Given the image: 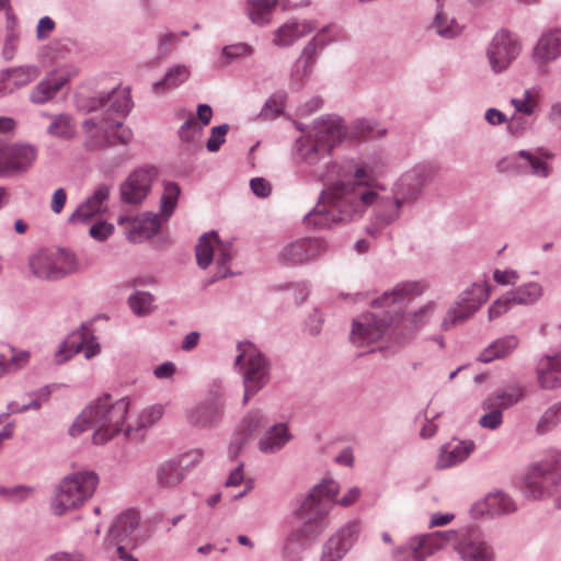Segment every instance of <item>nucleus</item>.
<instances>
[{
    "label": "nucleus",
    "instance_id": "obj_1",
    "mask_svg": "<svg viewBox=\"0 0 561 561\" xmlns=\"http://www.w3.org/2000/svg\"><path fill=\"white\" fill-rule=\"evenodd\" d=\"M378 157L351 158L337 170V181L323 190L316 206L304 217L308 227L324 229L347 224L364 216L376 205L374 214L379 227H388L401 217L404 205L393 196H380L373 187L381 173Z\"/></svg>",
    "mask_w": 561,
    "mask_h": 561
},
{
    "label": "nucleus",
    "instance_id": "obj_2",
    "mask_svg": "<svg viewBox=\"0 0 561 561\" xmlns=\"http://www.w3.org/2000/svg\"><path fill=\"white\" fill-rule=\"evenodd\" d=\"M133 102L128 88L115 87L101 91L96 95L78 94L76 107L79 112L95 115L85 119V131L96 130L104 135L101 146H114L116 142L128 145L133 138L130 128L123 127V118L131 110Z\"/></svg>",
    "mask_w": 561,
    "mask_h": 561
},
{
    "label": "nucleus",
    "instance_id": "obj_3",
    "mask_svg": "<svg viewBox=\"0 0 561 561\" xmlns=\"http://www.w3.org/2000/svg\"><path fill=\"white\" fill-rule=\"evenodd\" d=\"M337 493L339 484L333 480H324L305 496L297 510V515L305 526L291 530L280 549L286 561H299V554L310 546L308 527H313L316 533H320L328 526L327 516Z\"/></svg>",
    "mask_w": 561,
    "mask_h": 561
},
{
    "label": "nucleus",
    "instance_id": "obj_4",
    "mask_svg": "<svg viewBox=\"0 0 561 561\" xmlns=\"http://www.w3.org/2000/svg\"><path fill=\"white\" fill-rule=\"evenodd\" d=\"M128 409L127 398L114 400L110 394H104L92 401L77 416L68 430L69 435L77 437L85 430L93 428V443L103 445L122 431Z\"/></svg>",
    "mask_w": 561,
    "mask_h": 561
},
{
    "label": "nucleus",
    "instance_id": "obj_5",
    "mask_svg": "<svg viewBox=\"0 0 561 561\" xmlns=\"http://www.w3.org/2000/svg\"><path fill=\"white\" fill-rule=\"evenodd\" d=\"M346 136V126L339 115H324L314 121L311 131L296 140V154L308 165L323 162L327 167L331 150Z\"/></svg>",
    "mask_w": 561,
    "mask_h": 561
},
{
    "label": "nucleus",
    "instance_id": "obj_6",
    "mask_svg": "<svg viewBox=\"0 0 561 561\" xmlns=\"http://www.w3.org/2000/svg\"><path fill=\"white\" fill-rule=\"evenodd\" d=\"M99 477L93 471H79L65 477L56 486L50 500L55 516H62L79 508L94 493Z\"/></svg>",
    "mask_w": 561,
    "mask_h": 561
},
{
    "label": "nucleus",
    "instance_id": "obj_7",
    "mask_svg": "<svg viewBox=\"0 0 561 561\" xmlns=\"http://www.w3.org/2000/svg\"><path fill=\"white\" fill-rule=\"evenodd\" d=\"M523 493L542 500L561 493V454L552 451L531 465L524 478Z\"/></svg>",
    "mask_w": 561,
    "mask_h": 561
},
{
    "label": "nucleus",
    "instance_id": "obj_8",
    "mask_svg": "<svg viewBox=\"0 0 561 561\" xmlns=\"http://www.w3.org/2000/svg\"><path fill=\"white\" fill-rule=\"evenodd\" d=\"M239 354L236 356L234 365L240 366L242 371L243 398L242 404L259 393L271 379V363L251 342H239L237 345Z\"/></svg>",
    "mask_w": 561,
    "mask_h": 561
},
{
    "label": "nucleus",
    "instance_id": "obj_9",
    "mask_svg": "<svg viewBox=\"0 0 561 561\" xmlns=\"http://www.w3.org/2000/svg\"><path fill=\"white\" fill-rule=\"evenodd\" d=\"M226 394L221 386L214 385L207 396L186 411L187 423L196 428L218 427L225 416Z\"/></svg>",
    "mask_w": 561,
    "mask_h": 561
},
{
    "label": "nucleus",
    "instance_id": "obj_10",
    "mask_svg": "<svg viewBox=\"0 0 561 561\" xmlns=\"http://www.w3.org/2000/svg\"><path fill=\"white\" fill-rule=\"evenodd\" d=\"M195 251L196 263L203 270L210 265L215 254H217V272L209 283H215L232 275L228 268L231 262V244L222 243L217 232L209 231L201 236Z\"/></svg>",
    "mask_w": 561,
    "mask_h": 561
},
{
    "label": "nucleus",
    "instance_id": "obj_11",
    "mask_svg": "<svg viewBox=\"0 0 561 561\" xmlns=\"http://www.w3.org/2000/svg\"><path fill=\"white\" fill-rule=\"evenodd\" d=\"M489 298V287L485 283H473L462 290L455 304L447 310L442 329L447 331L450 328L461 324L471 318Z\"/></svg>",
    "mask_w": 561,
    "mask_h": 561
},
{
    "label": "nucleus",
    "instance_id": "obj_12",
    "mask_svg": "<svg viewBox=\"0 0 561 561\" xmlns=\"http://www.w3.org/2000/svg\"><path fill=\"white\" fill-rule=\"evenodd\" d=\"M435 170L430 163H419L398 178L391 196L404 206L412 207L421 197L423 187L433 179Z\"/></svg>",
    "mask_w": 561,
    "mask_h": 561
},
{
    "label": "nucleus",
    "instance_id": "obj_13",
    "mask_svg": "<svg viewBox=\"0 0 561 561\" xmlns=\"http://www.w3.org/2000/svg\"><path fill=\"white\" fill-rule=\"evenodd\" d=\"M37 148L26 142H0V179L13 178L28 171L37 159Z\"/></svg>",
    "mask_w": 561,
    "mask_h": 561
},
{
    "label": "nucleus",
    "instance_id": "obj_14",
    "mask_svg": "<svg viewBox=\"0 0 561 561\" xmlns=\"http://www.w3.org/2000/svg\"><path fill=\"white\" fill-rule=\"evenodd\" d=\"M391 311H367L352 322L350 339L356 346H368L377 342L392 322Z\"/></svg>",
    "mask_w": 561,
    "mask_h": 561
},
{
    "label": "nucleus",
    "instance_id": "obj_15",
    "mask_svg": "<svg viewBox=\"0 0 561 561\" xmlns=\"http://www.w3.org/2000/svg\"><path fill=\"white\" fill-rule=\"evenodd\" d=\"M82 351L87 359L93 358L101 351V346L96 341V337L93 335L90 327L85 323H82L79 329L68 334V336L59 344L55 352L54 360L57 365L65 364Z\"/></svg>",
    "mask_w": 561,
    "mask_h": 561
},
{
    "label": "nucleus",
    "instance_id": "obj_16",
    "mask_svg": "<svg viewBox=\"0 0 561 561\" xmlns=\"http://www.w3.org/2000/svg\"><path fill=\"white\" fill-rule=\"evenodd\" d=\"M551 352L543 355L537 364L536 374L539 386L546 390L561 387V325H557L548 333Z\"/></svg>",
    "mask_w": 561,
    "mask_h": 561
},
{
    "label": "nucleus",
    "instance_id": "obj_17",
    "mask_svg": "<svg viewBox=\"0 0 561 561\" xmlns=\"http://www.w3.org/2000/svg\"><path fill=\"white\" fill-rule=\"evenodd\" d=\"M520 53L518 37L506 30L495 33L486 48L489 66L494 73L508 69Z\"/></svg>",
    "mask_w": 561,
    "mask_h": 561
},
{
    "label": "nucleus",
    "instance_id": "obj_18",
    "mask_svg": "<svg viewBox=\"0 0 561 561\" xmlns=\"http://www.w3.org/2000/svg\"><path fill=\"white\" fill-rule=\"evenodd\" d=\"M455 551L461 561H494L495 554L484 534L476 528H462L455 541Z\"/></svg>",
    "mask_w": 561,
    "mask_h": 561
},
{
    "label": "nucleus",
    "instance_id": "obj_19",
    "mask_svg": "<svg viewBox=\"0 0 561 561\" xmlns=\"http://www.w3.org/2000/svg\"><path fill=\"white\" fill-rule=\"evenodd\" d=\"M147 530L140 524L136 512L128 511L118 515L112 524L107 538L115 545H125L133 549L148 539Z\"/></svg>",
    "mask_w": 561,
    "mask_h": 561
},
{
    "label": "nucleus",
    "instance_id": "obj_20",
    "mask_svg": "<svg viewBox=\"0 0 561 561\" xmlns=\"http://www.w3.org/2000/svg\"><path fill=\"white\" fill-rule=\"evenodd\" d=\"M328 251L324 240L318 238H300L284 243L277 254V260L286 265H299L317 260Z\"/></svg>",
    "mask_w": 561,
    "mask_h": 561
},
{
    "label": "nucleus",
    "instance_id": "obj_21",
    "mask_svg": "<svg viewBox=\"0 0 561 561\" xmlns=\"http://www.w3.org/2000/svg\"><path fill=\"white\" fill-rule=\"evenodd\" d=\"M359 531L358 522H347L324 542L320 561H341L355 543Z\"/></svg>",
    "mask_w": 561,
    "mask_h": 561
},
{
    "label": "nucleus",
    "instance_id": "obj_22",
    "mask_svg": "<svg viewBox=\"0 0 561 561\" xmlns=\"http://www.w3.org/2000/svg\"><path fill=\"white\" fill-rule=\"evenodd\" d=\"M506 164L505 169L520 174L547 179L552 173V165L541 161L540 156L533 150H518L500 162V167Z\"/></svg>",
    "mask_w": 561,
    "mask_h": 561
},
{
    "label": "nucleus",
    "instance_id": "obj_23",
    "mask_svg": "<svg viewBox=\"0 0 561 561\" xmlns=\"http://www.w3.org/2000/svg\"><path fill=\"white\" fill-rule=\"evenodd\" d=\"M158 172L156 168H139L133 171L121 185V198L130 205L140 204L149 194Z\"/></svg>",
    "mask_w": 561,
    "mask_h": 561
},
{
    "label": "nucleus",
    "instance_id": "obj_24",
    "mask_svg": "<svg viewBox=\"0 0 561 561\" xmlns=\"http://www.w3.org/2000/svg\"><path fill=\"white\" fill-rule=\"evenodd\" d=\"M111 186L101 183L93 193L88 196L78 207L71 213L68 218L70 225H82L89 222L94 216L101 215L107 210V199L110 197Z\"/></svg>",
    "mask_w": 561,
    "mask_h": 561
},
{
    "label": "nucleus",
    "instance_id": "obj_25",
    "mask_svg": "<svg viewBox=\"0 0 561 561\" xmlns=\"http://www.w3.org/2000/svg\"><path fill=\"white\" fill-rule=\"evenodd\" d=\"M561 57V27H551L541 33L537 39L531 58L538 68Z\"/></svg>",
    "mask_w": 561,
    "mask_h": 561
},
{
    "label": "nucleus",
    "instance_id": "obj_26",
    "mask_svg": "<svg viewBox=\"0 0 561 561\" xmlns=\"http://www.w3.org/2000/svg\"><path fill=\"white\" fill-rule=\"evenodd\" d=\"M72 72L64 69L53 70L30 93V101L34 104H44L50 101L57 92L68 83Z\"/></svg>",
    "mask_w": 561,
    "mask_h": 561
},
{
    "label": "nucleus",
    "instance_id": "obj_27",
    "mask_svg": "<svg viewBox=\"0 0 561 561\" xmlns=\"http://www.w3.org/2000/svg\"><path fill=\"white\" fill-rule=\"evenodd\" d=\"M516 510L517 505L508 494L496 491L489 493L482 502L476 503L471 513L474 517H481L484 514L489 517H495L514 513Z\"/></svg>",
    "mask_w": 561,
    "mask_h": 561
},
{
    "label": "nucleus",
    "instance_id": "obj_28",
    "mask_svg": "<svg viewBox=\"0 0 561 561\" xmlns=\"http://www.w3.org/2000/svg\"><path fill=\"white\" fill-rule=\"evenodd\" d=\"M473 440H451L442 446L436 467L437 469H448L463 462L474 450Z\"/></svg>",
    "mask_w": 561,
    "mask_h": 561
},
{
    "label": "nucleus",
    "instance_id": "obj_29",
    "mask_svg": "<svg viewBox=\"0 0 561 561\" xmlns=\"http://www.w3.org/2000/svg\"><path fill=\"white\" fill-rule=\"evenodd\" d=\"M293 436L286 423H276L263 433L259 439L257 447L263 454L273 455L282 450Z\"/></svg>",
    "mask_w": 561,
    "mask_h": 561
},
{
    "label": "nucleus",
    "instance_id": "obj_30",
    "mask_svg": "<svg viewBox=\"0 0 561 561\" xmlns=\"http://www.w3.org/2000/svg\"><path fill=\"white\" fill-rule=\"evenodd\" d=\"M322 49H319V45H317L316 41L312 38L304 47L301 54L294 65L290 76L291 82L297 88H300L304 84V81L311 75L313 66L317 61L318 53Z\"/></svg>",
    "mask_w": 561,
    "mask_h": 561
},
{
    "label": "nucleus",
    "instance_id": "obj_31",
    "mask_svg": "<svg viewBox=\"0 0 561 561\" xmlns=\"http://www.w3.org/2000/svg\"><path fill=\"white\" fill-rule=\"evenodd\" d=\"M519 339L515 334H507L491 342L479 355L478 360L484 364L503 359L510 356L518 346Z\"/></svg>",
    "mask_w": 561,
    "mask_h": 561
},
{
    "label": "nucleus",
    "instance_id": "obj_32",
    "mask_svg": "<svg viewBox=\"0 0 561 561\" xmlns=\"http://www.w3.org/2000/svg\"><path fill=\"white\" fill-rule=\"evenodd\" d=\"M160 227L161 221L159 215L147 213L133 220L127 238L134 243L142 242L156 236L159 232Z\"/></svg>",
    "mask_w": 561,
    "mask_h": 561
},
{
    "label": "nucleus",
    "instance_id": "obj_33",
    "mask_svg": "<svg viewBox=\"0 0 561 561\" xmlns=\"http://www.w3.org/2000/svg\"><path fill=\"white\" fill-rule=\"evenodd\" d=\"M163 414L161 405H151L144 409L137 419L127 424L125 427V435L133 439H140L144 437L145 432L156 424Z\"/></svg>",
    "mask_w": 561,
    "mask_h": 561
},
{
    "label": "nucleus",
    "instance_id": "obj_34",
    "mask_svg": "<svg viewBox=\"0 0 561 561\" xmlns=\"http://www.w3.org/2000/svg\"><path fill=\"white\" fill-rule=\"evenodd\" d=\"M425 288V284L421 282H404L398 284L390 293H385L381 297L375 299L371 306L374 308H389L409 295H421Z\"/></svg>",
    "mask_w": 561,
    "mask_h": 561
},
{
    "label": "nucleus",
    "instance_id": "obj_35",
    "mask_svg": "<svg viewBox=\"0 0 561 561\" xmlns=\"http://www.w3.org/2000/svg\"><path fill=\"white\" fill-rule=\"evenodd\" d=\"M459 530H437L428 534L417 535L421 540V546L426 554V558L435 552L451 546L455 549V541H457Z\"/></svg>",
    "mask_w": 561,
    "mask_h": 561
},
{
    "label": "nucleus",
    "instance_id": "obj_36",
    "mask_svg": "<svg viewBox=\"0 0 561 561\" xmlns=\"http://www.w3.org/2000/svg\"><path fill=\"white\" fill-rule=\"evenodd\" d=\"M185 476L186 471L179 459L164 461L156 470L157 483L163 489L176 486L184 480Z\"/></svg>",
    "mask_w": 561,
    "mask_h": 561
},
{
    "label": "nucleus",
    "instance_id": "obj_37",
    "mask_svg": "<svg viewBox=\"0 0 561 561\" xmlns=\"http://www.w3.org/2000/svg\"><path fill=\"white\" fill-rule=\"evenodd\" d=\"M28 266L39 279L57 280L51 250L42 249L28 259Z\"/></svg>",
    "mask_w": 561,
    "mask_h": 561
},
{
    "label": "nucleus",
    "instance_id": "obj_38",
    "mask_svg": "<svg viewBox=\"0 0 561 561\" xmlns=\"http://www.w3.org/2000/svg\"><path fill=\"white\" fill-rule=\"evenodd\" d=\"M38 76L39 68L35 65L19 66L0 71V80L9 82L13 85V89L30 84Z\"/></svg>",
    "mask_w": 561,
    "mask_h": 561
},
{
    "label": "nucleus",
    "instance_id": "obj_39",
    "mask_svg": "<svg viewBox=\"0 0 561 561\" xmlns=\"http://www.w3.org/2000/svg\"><path fill=\"white\" fill-rule=\"evenodd\" d=\"M190 68L185 65L178 64L168 68L163 78L152 84L154 93H162L165 90H171L180 87L190 78Z\"/></svg>",
    "mask_w": 561,
    "mask_h": 561
},
{
    "label": "nucleus",
    "instance_id": "obj_40",
    "mask_svg": "<svg viewBox=\"0 0 561 561\" xmlns=\"http://www.w3.org/2000/svg\"><path fill=\"white\" fill-rule=\"evenodd\" d=\"M525 397V388L518 382H513L507 385L506 387L495 391L490 394L486 399L491 402V407L496 404L503 410H506L519 401Z\"/></svg>",
    "mask_w": 561,
    "mask_h": 561
},
{
    "label": "nucleus",
    "instance_id": "obj_41",
    "mask_svg": "<svg viewBox=\"0 0 561 561\" xmlns=\"http://www.w3.org/2000/svg\"><path fill=\"white\" fill-rule=\"evenodd\" d=\"M428 28L445 39L456 38L462 33V26L455 18L449 16L445 11L435 12Z\"/></svg>",
    "mask_w": 561,
    "mask_h": 561
},
{
    "label": "nucleus",
    "instance_id": "obj_42",
    "mask_svg": "<svg viewBox=\"0 0 561 561\" xmlns=\"http://www.w3.org/2000/svg\"><path fill=\"white\" fill-rule=\"evenodd\" d=\"M542 296V287L536 282H530L520 285L510 291L507 297L511 298L513 304L517 305H531L535 304Z\"/></svg>",
    "mask_w": 561,
    "mask_h": 561
},
{
    "label": "nucleus",
    "instance_id": "obj_43",
    "mask_svg": "<svg viewBox=\"0 0 561 561\" xmlns=\"http://www.w3.org/2000/svg\"><path fill=\"white\" fill-rule=\"evenodd\" d=\"M57 278L61 279L78 271L76 255L66 249L51 250Z\"/></svg>",
    "mask_w": 561,
    "mask_h": 561
},
{
    "label": "nucleus",
    "instance_id": "obj_44",
    "mask_svg": "<svg viewBox=\"0 0 561 561\" xmlns=\"http://www.w3.org/2000/svg\"><path fill=\"white\" fill-rule=\"evenodd\" d=\"M396 561H425L426 554L422 549L417 536L411 537L405 543L396 548L392 552Z\"/></svg>",
    "mask_w": 561,
    "mask_h": 561
},
{
    "label": "nucleus",
    "instance_id": "obj_45",
    "mask_svg": "<svg viewBox=\"0 0 561 561\" xmlns=\"http://www.w3.org/2000/svg\"><path fill=\"white\" fill-rule=\"evenodd\" d=\"M181 187L178 183L167 181L163 184V193L160 198V213L164 219H169L178 205Z\"/></svg>",
    "mask_w": 561,
    "mask_h": 561
},
{
    "label": "nucleus",
    "instance_id": "obj_46",
    "mask_svg": "<svg viewBox=\"0 0 561 561\" xmlns=\"http://www.w3.org/2000/svg\"><path fill=\"white\" fill-rule=\"evenodd\" d=\"M275 5L270 0H248L247 12L252 23L265 25L270 23Z\"/></svg>",
    "mask_w": 561,
    "mask_h": 561
},
{
    "label": "nucleus",
    "instance_id": "obj_47",
    "mask_svg": "<svg viewBox=\"0 0 561 561\" xmlns=\"http://www.w3.org/2000/svg\"><path fill=\"white\" fill-rule=\"evenodd\" d=\"M21 33L19 31V19L8 21L4 25V42L2 56L5 60H12L19 47Z\"/></svg>",
    "mask_w": 561,
    "mask_h": 561
},
{
    "label": "nucleus",
    "instance_id": "obj_48",
    "mask_svg": "<svg viewBox=\"0 0 561 561\" xmlns=\"http://www.w3.org/2000/svg\"><path fill=\"white\" fill-rule=\"evenodd\" d=\"M127 302L137 317H146L154 310V297L148 291H135L128 297Z\"/></svg>",
    "mask_w": 561,
    "mask_h": 561
},
{
    "label": "nucleus",
    "instance_id": "obj_49",
    "mask_svg": "<svg viewBox=\"0 0 561 561\" xmlns=\"http://www.w3.org/2000/svg\"><path fill=\"white\" fill-rule=\"evenodd\" d=\"M346 38L345 32L341 25L329 23L321 27L318 33L312 37L319 49L325 48L328 45L342 42Z\"/></svg>",
    "mask_w": 561,
    "mask_h": 561
},
{
    "label": "nucleus",
    "instance_id": "obj_50",
    "mask_svg": "<svg viewBox=\"0 0 561 561\" xmlns=\"http://www.w3.org/2000/svg\"><path fill=\"white\" fill-rule=\"evenodd\" d=\"M68 114L53 116V121L47 128V133L54 137L70 139L75 135V125Z\"/></svg>",
    "mask_w": 561,
    "mask_h": 561
},
{
    "label": "nucleus",
    "instance_id": "obj_51",
    "mask_svg": "<svg viewBox=\"0 0 561 561\" xmlns=\"http://www.w3.org/2000/svg\"><path fill=\"white\" fill-rule=\"evenodd\" d=\"M266 417L261 410L249 411L240 421L237 430L251 437L256 431L263 427Z\"/></svg>",
    "mask_w": 561,
    "mask_h": 561
},
{
    "label": "nucleus",
    "instance_id": "obj_52",
    "mask_svg": "<svg viewBox=\"0 0 561 561\" xmlns=\"http://www.w3.org/2000/svg\"><path fill=\"white\" fill-rule=\"evenodd\" d=\"M302 36L299 32V22L290 21L275 32L274 44L286 47L293 45Z\"/></svg>",
    "mask_w": 561,
    "mask_h": 561
},
{
    "label": "nucleus",
    "instance_id": "obj_53",
    "mask_svg": "<svg viewBox=\"0 0 561 561\" xmlns=\"http://www.w3.org/2000/svg\"><path fill=\"white\" fill-rule=\"evenodd\" d=\"M488 399H485L482 403L483 410L486 412L480 417L479 425L483 428L488 430H497L503 423V409L494 404V407L489 405Z\"/></svg>",
    "mask_w": 561,
    "mask_h": 561
},
{
    "label": "nucleus",
    "instance_id": "obj_54",
    "mask_svg": "<svg viewBox=\"0 0 561 561\" xmlns=\"http://www.w3.org/2000/svg\"><path fill=\"white\" fill-rule=\"evenodd\" d=\"M27 352H20L18 354L11 352L9 357L4 354H0V378L7 374L22 369L27 364Z\"/></svg>",
    "mask_w": 561,
    "mask_h": 561
},
{
    "label": "nucleus",
    "instance_id": "obj_55",
    "mask_svg": "<svg viewBox=\"0 0 561 561\" xmlns=\"http://www.w3.org/2000/svg\"><path fill=\"white\" fill-rule=\"evenodd\" d=\"M286 100L285 92L273 93L264 103L259 116L263 119H273L282 114Z\"/></svg>",
    "mask_w": 561,
    "mask_h": 561
},
{
    "label": "nucleus",
    "instance_id": "obj_56",
    "mask_svg": "<svg viewBox=\"0 0 561 561\" xmlns=\"http://www.w3.org/2000/svg\"><path fill=\"white\" fill-rule=\"evenodd\" d=\"M561 422V401L548 408L537 423V432L547 433Z\"/></svg>",
    "mask_w": 561,
    "mask_h": 561
},
{
    "label": "nucleus",
    "instance_id": "obj_57",
    "mask_svg": "<svg viewBox=\"0 0 561 561\" xmlns=\"http://www.w3.org/2000/svg\"><path fill=\"white\" fill-rule=\"evenodd\" d=\"M354 133L360 138L382 137L386 134L385 128H380L375 121L368 118H358L353 124Z\"/></svg>",
    "mask_w": 561,
    "mask_h": 561
},
{
    "label": "nucleus",
    "instance_id": "obj_58",
    "mask_svg": "<svg viewBox=\"0 0 561 561\" xmlns=\"http://www.w3.org/2000/svg\"><path fill=\"white\" fill-rule=\"evenodd\" d=\"M203 128L196 118L191 114L188 118L180 126L178 136L180 140L187 145H194L199 137Z\"/></svg>",
    "mask_w": 561,
    "mask_h": 561
},
{
    "label": "nucleus",
    "instance_id": "obj_59",
    "mask_svg": "<svg viewBox=\"0 0 561 561\" xmlns=\"http://www.w3.org/2000/svg\"><path fill=\"white\" fill-rule=\"evenodd\" d=\"M33 492L34 489L32 486L22 484L14 486H0V496L15 504L26 501Z\"/></svg>",
    "mask_w": 561,
    "mask_h": 561
},
{
    "label": "nucleus",
    "instance_id": "obj_60",
    "mask_svg": "<svg viewBox=\"0 0 561 561\" xmlns=\"http://www.w3.org/2000/svg\"><path fill=\"white\" fill-rule=\"evenodd\" d=\"M229 131L228 124H221L219 126H215L211 128L210 137L206 142V148L210 152H216L220 149L221 145L225 142V137Z\"/></svg>",
    "mask_w": 561,
    "mask_h": 561
},
{
    "label": "nucleus",
    "instance_id": "obj_61",
    "mask_svg": "<svg viewBox=\"0 0 561 561\" xmlns=\"http://www.w3.org/2000/svg\"><path fill=\"white\" fill-rule=\"evenodd\" d=\"M114 232V225L99 220L89 229V234L96 241H105Z\"/></svg>",
    "mask_w": 561,
    "mask_h": 561
},
{
    "label": "nucleus",
    "instance_id": "obj_62",
    "mask_svg": "<svg viewBox=\"0 0 561 561\" xmlns=\"http://www.w3.org/2000/svg\"><path fill=\"white\" fill-rule=\"evenodd\" d=\"M250 437L247 434L236 430L228 446V455L230 458H237L249 443Z\"/></svg>",
    "mask_w": 561,
    "mask_h": 561
},
{
    "label": "nucleus",
    "instance_id": "obj_63",
    "mask_svg": "<svg viewBox=\"0 0 561 561\" xmlns=\"http://www.w3.org/2000/svg\"><path fill=\"white\" fill-rule=\"evenodd\" d=\"M251 54H252V48L244 43L227 45L222 48V55L228 60V62L233 61L242 56L251 55Z\"/></svg>",
    "mask_w": 561,
    "mask_h": 561
},
{
    "label": "nucleus",
    "instance_id": "obj_64",
    "mask_svg": "<svg viewBox=\"0 0 561 561\" xmlns=\"http://www.w3.org/2000/svg\"><path fill=\"white\" fill-rule=\"evenodd\" d=\"M506 123L507 130L513 136H522L531 125L530 122L520 115H513Z\"/></svg>",
    "mask_w": 561,
    "mask_h": 561
}]
</instances>
